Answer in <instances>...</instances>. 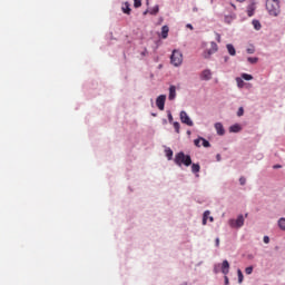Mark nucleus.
Returning <instances> with one entry per match:
<instances>
[{"label":"nucleus","instance_id":"obj_7","mask_svg":"<svg viewBox=\"0 0 285 285\" xmlns=\"http://www.w3.org/2000/svg\"><path fill=\"white\" fill-rule=\"evenodd\" d=\"M202 81H210L213 79V71L210 69H205L200 73Z\"/></svg>","mask_w":285,"mask_h":285},{"label":"nucleus","instance_id":"obj_36","mask_svg":"<svg viewBox=\"0 0 285 285\" xmlns=\"http://www.w3.org/2000/svg\"><path fill=\"white\" fill-rule=\"evenodd\" d=\"M168 121H169V124H173V114H168Z\"/></svg>","mask_w":285,"mask_h":285},{"label":"nucleus","instance_id":"obj_45","mask_svg":"<svg viewBox=\"0 0 285 285\" xmlns=\"http://www.w3.org/2000/svg\"><path fill=\"white\" fill-rule=\"evenodd\" d=\"M225 61H228V57H225Z\"/></svg>","mask_w":285,"mask_h":285},{"label":"nucleus","instance_id":"obj_15","mask_svg":"<svg viewBox=\"0 0 285 285\" xmlns=\"http://www.w3.org/2000/svg\"><path fill=\"white\" fill-rule=\"evenodd\" d=\"M252 24L254 26L255 30H262V23L259 22V20H253Z\"/></svg>","mask_w":285,"mask_h":285},{"label":"nucleus","instance_id":"obj_33","mask_svg":"<svg viewBox=\"0 0 285 285\" xmlns=\"http://www.w3.org/2000/svg\"><path fill=\"white\" fill-rule=\"evenodd\" d=\"M247 53L248 55H254L255 53V48H247Z\"/></svg>","mask_w":285,"mask_h":285},{"label":"nucleus","instance_id":"obj_19","mask_svg":"<svg viewBox=\"0 0 285 285\" xmlns=\"http://www.w3.org/2000/svg\"><path fill=\"white\" fill-rule=\"evenodd\" d=\"M165 153H166L167 159L170 161V159H173V149L167 148L165 149Z\"/></svg>","mask_w":285,"mask_h":285},{"label":"nucleus","instance_id":"obj_34","mask_svg":"<svg viewBox=\"0 0 285 285\" xmlns=\"http://www.w3.org/2000/svg\"><path fill=\"white\" fill-rule=\"evenodd\" d=\"M263 242H264V244H269L271 238L268 236H264Z\"/></svg>","mask_w":285,"mask_h":285},{"label":"nucleus","instance_id":"obj_42","mask_svg":"<svg viewBox=\"0 0 285 285\" xmlns=\"http://www.w3.org/2000/svg\"><path fill=\"white\" fill-rule=\"evenodd\" d=\"M274 168H282V165H275Z\"/></svg>","mask_w":285,"mask_h":285},{"label":"nucleus","instance_id":"obj_44","mask_svg":"<svg viewBox=\"0 0 285 285\" xmlns=\"http://www.w3.org/2000/svg\"><path fill=\"white\" fill-rule=\"evenodd\" d=\"M237 1H239V2L242 3V2H244L245 0H237Z\"/></svg>","mask_w":285,"mask_h":285},{"label":"nucleus","instance_id":"obj_8","mask_svg":"<svg viewBox=\"0 0 285 285\" xmlns=\"http://www.w3.org/2000/svg\"><path fill=\"white\" fill-rule=\"evenodd\" d=\"M156 106L158 109L164 110L166 106V95H160L156 99Z\"/></svg>","mask_w":285,"mask_h":285},{"label":"nucleus","instance_id":"obj_18","mask_svg":"<svg viewBox=\"0 0 285 285\" xmlns=\"http://www.w3.org/2000/svg\"><path fill=\"white\" fill-rule=\"evenodd\" d=\"M122 12L125 14H130V4L128 2H126L125 7H122Z\"/></svg>","mask_w":285,"mask_h":285},{"label":"nucleus","instance_id":"obj_39","mask_svg":"<svg viewBox=\"0 0 285 285\" xmlns=\"http://www.w3.org/2000/svg\"><path fill=\"white\" fill-rule=\"evenodd\" d=\"M216 246L219 247V238H216Z\"/></svg>","mask_w":285,"mask_h":285},{"label":"nucleus","instance_id":"obj_32","mask_svg":"<svg viewBox=\"0 0 285 285\" xmlns=\"http://www.w3.org/2000/svg\"><path fill=\"white\" fill-rule=\"evenodd\" d=\"M237 116H238V117L244 116V107H240V108L238 109Z\"/></svg>","mask_w":285,"mask_h":285},{"label":"nucleus","instance_id":"obj_30","mask_svg":"<svg viewBox=\"0 0 285 285\" xmlns=\"http://www.w3.org/2000/svg\"><path fill=\"white\" fill-rule=\"evenodd\" d=\"M135 8H141V0H134Z\"/></svg>","mask_w":285,"mask_h":285},{"label":"nucleus","instance_id":"obj_1","mask_svg":"<svg viewBox=\"0 0 285 285\" xmlns=\"http://www.w3.org/2000/svg\"><path fill=\"white\" fill-rule=\"evenodd\" d=\"M266 10L268 14H271V17H278L279 12H282L279 7V0H267Z\"/></svg>","mask_w":285,"mask_h":285},{"label":"nucleus","instance_id":"obj_21","mask_svg":"<svg viewBox=\"0 0 285 285\" xmlns=\"http://www.w3.org/2000/svg\"><path fill=\"white\" fill-rule=\"evenodd\" d=\"M237 275H238V284H242V282H244V274L242 273V269L237 271Z\"/></svg>","mask_w":285,"mask_h":285},{"label":"nucleus","instance_id":"obj_4","mask_svg":"<svg viewBox=\"0 0 285 285\" xmlns=\"http://www.w3.org/2000/svg\"><path fill=\"white\" fill-rule=\"evenodd\" d=\"M229 226L232 228H242L244 226V216L239 215L237 219H230L229 220Z\"/></svg>","mask_w":285,"mask_h":285},{"label":"nucleus","instance_id":"obj_43","mask_svg":"<svg viewBox=\"0 0 285 285\" xmlns=\"http://www.w3.org/2000/svg\"><path fill=\"white\" fill-rule=\"evenodd\" d=\"M220 157H222L220 155H217V160H218V161H219Z\"/></svg>","mask_w":285,"mask_h":285},{"label":"nucleus","instance_id":"obj_26","mask_svg":"<svg viewBox=\"0 0 285 285\" xmlns=\"http://www.w3.org/2000/svg\"><path fill=\"white\" fill-rule=\"evenodd\" d=\"M247 61H248L249 63H257V61H259V58L249 57V58H247Z\"/></svg>","mask_w":285,"mask_h":285},{"label":"nucleus","instance_id":"obj_41","mask_svg":"<svg viewBox=\"0 0 285 285\" xmlns=\"http://www.w3.org/2000/svg\"><path fill=\"white\" fill-rule=\"evenodd\" d=\"M198 10H199V9H198V8H196V7H195V8H193V12H198Z\"/></svg>","mask_w":285,"mask_h":285},{"label":"nucleus","instance_id":"obj_14","mask_svg":"<svg viewBox=\"0 0 285 285\" xmlns=\"http://www.w3.org/2000/svg\"><path fill=\"white\" fill-rule=\"evenodd\" d=\"M226 48L230 57H235V55H237V51L235 50V47L233 45H227Z\"/></svg>","mask_w":285,"mask_h":285},{"label":"nucleus","instance_id":"obj_40","mask_svg":"<svg viewBox=\"0 0 285 285\" xmlns=\"http://www.w3.org/2000/svg\"><path fill=\"white\" fill-rule=\"evenodd\" d=\"M225 284L228 285V276H225Z\"/></svg>","mask_w":285,"mask_h":285},{"label":"nucleus","instance_id":"obj_22","mask_svg":"<svg viewBox=\"0 0 285 285\" xmlns=\"http://www.w3.org/2000/svg\"><path fill=\"white\" fill-rule=\"evenodd\" d=\"M200 141L204 148H210V142L208 140H206L205 138H200Z\"/></svg>","mask_w":285,"mask_h":285},{"label":"nucleus","instance_id":"obj_6","mask_svg":"<svg viewBox=\"0 0 285 285\" xmlns=\"http://www.w3.org/2000/svg\"><path fill=\"white\" fill-rule=\"evenodd\" d=\"M218 47L215 42H210V49H208L205 53H204V58L205 59H209L210 55H215V52H217Z\"/></svg>","mask_w":285,"mask_h":285},{"label":"nucleus","instance_id":"obj_9","mask_svg":"<svg viewBox=\"0 0 285 285\" xmlns=\"http://www.w3.org/2000/svg\"><path fill=\"white\" fill-rule=\"evenodd\" d=\"M175 97H177V87H175V85H171L169 87V101H173L175 99Z\"/></svg>","mask_w":285,"mask_h":285},{"label":"nucleus","instance_id":"obj_28","mask_svg":"<svg viewBox=\"0 0 285 285\" xmlns=\"http://www.w3.org/2000/svg\"><path fill=\"white\" fill-rule=\"evenodd\" d=\"M174 128H175V131L177 132V135H179L180 125H179L178 121H175V122H174Z\"/></svg>","mask_w":285,"mask_h":285},{"label":"nucleus","instance_id":"obj_35","mask_svg":"<svg viewBox=\"0 0 285 285\" xmlns=\"http://www.w3.org/2000/svg\"><path fill=\"white\" fill-rule=\"evenodd\" d=\"M157 12H159V7H155V8L151 10V14H157Z\"/></svg>","mask_w":285,"mask_h":285},{"label":"nucleus","instance_id":"obj_29","mask_svg":"<svg viewBox=\"0 0 285 285\" xmlns=\"http://www.w3.org/2000/svg\"><path fill=\"white\" fill-rule=\"evenodd\" d=\"M245 273L246 275H253V266L246 267Z\"/></svg>","mask_w":285,"mask_h":285},{"label":"nucleus","instance_id":"obj_24","mask_svg":"<svg viewBox=\"0 0 285 285\" xmlns=\"http://www.w3.org/2000/svg\"><path fill=\"white\" fill-rule=\"evenodd\" d=\"M194 144L197 148H202V138H197L194 140Z\"/></svg>","mask_w":285,"mask_h":285},{"label":"nucleus","instance_id":"obj_2","mask_svg":"<svg viewBox=\"0 0 285 285\" xmlns=\"http://www.w3.org/2000/svg\"><path fill=\"white\" fill-rule=\"evenodd\" d=\"M175 165L176 166H190L193 164V159L190 156L184 154V151H179L178 154L175 155L174 158Z\"/></svg>","mask_w":285,"mask_h":285},{"label":"nucleus","instance_id":"obj_37","mask_svg":"<svg viewBox=\"0 0 285 285\" xmlns=\"http://www.w3.org/2000/svg\"><path fill=\"white\" fill-rule=\"evenodd\" d=\"M186 28H188L189 30H194L193 24H190V23H187Z\"/></svg>","mask_w":285,"mask_h":285},{"label":"nucleus","instance_id":"obj_31","mask_svg":"<svg viewBox=\"0 0 285 285\" xmlns=\"http://www.w3.org/2000/svg\"><path fill=\"white\" fill-rule=\"evenodd\" d=\"M239 184L240 186H246V178L244 176L239 178Z\"/></svg>","mask_w":285,"mask_h":285},{"label":"nucleus","instance_id":"obj_10","mask_svg":"<svg viewBox=\"0 0 285 285\" xmlns=\"http://www.w3.org/2000/svg\"><path fill=\"white\" fill-rule=\"evenodd\" d=\"M214 222L215 219L210 216V210H206L203 216V226H206L207 222Z\"/></svg>","mask_w":285,"mask_h":285},{"label":"nucleus","instance_id":"obj_17","mask_svg":"<svg viewBox=\"0 0 285 285\" xmlns=\"http://www.w3.org/2000/svg\"><path fill=\"white\" fill-rule=\"evenodd\" d=\"M199 170H202V167L199 166V164H193L191 165V173H199Z\"/></svg>","mask_w":285,"mask_h":285},{"label":"nucleus","instance_id":"obj_12","mask_svg":"<svg viewBox=\"0 0 285 285\" xmlns=\"http://www.w3.org/2000/svg\"><path fill=\"white\" fill-rule=\"evenodd\" d=\"M215 129L217 131V135H225L226 130H224V125L222 122H216L215 124Z\"/></svg>","mask_w":285,"mask_h":285},{"label":"nucleus","instance_id":"obj_5","mask_svg":"<svg viewBox=\"0 0 285 285\" xmlns=\"http://www.w3.org/2000/svg\"><path fill=\"white\" fill-rule=\"evenodd\" d=\"M180 121L181 124H186V126H194L193 120L186 111H180Z\"/></svg>","mask_w":285,"mask_h":285},{"label":"nucleus","instance_id":"obj_38","mask_svg":"<svg viewBox=\"0 0 285 285\" xmlns=\"http://www.w3.org/2000/svg\"><path fill=\"white\" fill-rule=\"evenodd\" d=\"M217 41L218 43L222 41V36L217 35Z\"/></svg>","mask_w":285,"mask_h":285},{"label":"nucleus","instance_id":"obj_20","mask_svg":"<svg viewBox=\"0 0 285 285\" xmlns=\"http://www.w3.org/2000/svg\"><path fill=\"white\" fill-rule=\"evenodd\" d=\"M278 226L281 230H285V218H281L278 220Z\"/></svg>","mask_w":285,"mask_h":285},{"label":"nucleus","instance_id":"obj_23","mask_svg":"<svg viewBox=\"0 0 285 285\" xmlns=\"http://www.w3.org/2000/svg\"><path fill=\"white\" fill-rule=\"evenodd\" d=\"M242 79H245V81H252L253 76H252V75H248V73H243V75H242Z\"/></svg>","mask_w":285,"mask_h":285},{"label":"nucleus","instance_id":"obj_13","mask_svg":"<svg viewBox=\"0 0 285 285\" xmlns=\"http://www.w3.org/2000/svg\"><path fill=\"white\" fill-rule=\"evenodd\" d=\"M168 32H170V29L168 26H163L161 28V39H168Z\"/></svg>","mask_w":285,"mask_h":285},{"label":"nucleus","instance_id":"obj_3","mask_svg":"<svg viewBox=\"0 0 285 285\" xmlns=\"http://www.w3.org/2000/svg\"><path fill=\"white\" fill-rule=\"evenodd\" d=\"M170 61H171L173 66H175L176 68L181 66V63L184 61V55H181V51L174 50L170 56Z\"/></svg>","mask_w":285,"mask_h":285},{"label":"nucleus","instance_id":"obj_11","mask_svg":"<svg viewBox=\"0 0 285 285\" xmlns=\"http://www.w3.org/2000/svg\"><path fill=\"white\" fill-rule=\"evenodd\" d=\"M229 268H230V264L228 263V261H224L222 265L223 275H228Z\"/></svg>","mask_w":285,"mask_h":285},{"label":"nucleus","instance_id":"obj_27","mask_svg":"<svg viewBox=\"0 0 285 285\" xmlns=\"http://www.w3.org/2000/svg\"><path fill=\"white\" fill-rule=\"evenodd\" d=\"M238 88H244V80L242 78H236Z\"/></svg>","mask_w":285,"mask_h":285},{"label":"nucleus","instance_id":"obj_25","mask_svg":"<svg viewBox=\"0 0 285 285\" xmlns=\"http://www.w3.org/2000/svg\"><path fill=\"white\" fill-rule=\"evenodd\" d=\"M247 14H248V17H253L255 14V9H253V7H249L247 9Z\"/></svg>","mask_w":285,"mask_h":285},{"label":"nucleus","instance_id":"obj_16","mask_svg":"<svg viewBox=\"0 0 285 285\" xmlns=\"http://www.w3.org/2000/svg\"><path fill=\"white\" fill-rule=\"evenodd\" d=\"M242 130V127L239 125H233L229 128V132H239Z\"/></svg>","mask_w":285,"mask_h":285}]
</instances>
